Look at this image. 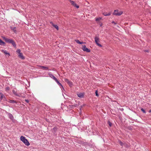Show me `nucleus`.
I'll return each mask as SVG.
<instances>
[{
	"label": "nucleus",
	"instance_id": "1",
	"mask_svg": "<svg viewBox=\"0 0 151 151\" xmlns=\"http://www.w3.org/2000/svg\"><path fill=\"white\" fill-rule=\"evenodd\" d=\"M2 38L6 42L11 43L14 47H16V44L14 40H12V39L8 38L4 36H2Z\"/></svg>",
	"mask_w": 151,
	"mask_h": 151
},
{
	"label": "nucleus",
	"instance_id": "2",
	"mask_svg": "<svg viewBox=\"0 0 151 151\" xmlns=\"http://www.w3.org/2000/svg\"><path fill=\"white\" fill-rule=\"evenodd\" d=\"M20 140L26 145L28 146L29 145L30 143L28 142L27 139H26L25 137L23 136H21L20 138Z\"/></svg>",
	"mask_w": 151,
	"mask_h": 151
},
{
	"label": "nucleus",
	"instance_id": "3",
	"mask_svg": "<svg viewBox=\"0 0 151 151\" xmlns=\"http://www.w3.org/2000/svg\"><path fill=\"white\" fill-rule=\"evenodd\" d=\"M48 75H49V76L51 77V78H52L60 86H61L62 87H63V86H62L61 84L59 82V81H58L57 79L55 77V76H54L52 74H50V73H49Z\"/></svg>",
	"mask_w": 151,
	"mask_h": 151
},
{
	"label": "nucleus",
	"instance_id": "4",
	"mask_svg": "<svg viewBox=\"0 0 151 151\" xmlns=\"http://www.w3.org/2000/svg\"><path fill=\"white\" fill-rule=\"evenodd\" d=\"M94 39L96 45H97L99 46V47H102V45L99 43V42H100V41L99 38V37L96 36V35L95 36Z\"/></svg>",
	"mask_w": 151,
	"mask_h": 151
},
{
	"label": "nucleus",
	"instance_id": "5",
	"mask_svg": "<svg viewBox=\"0 0 151 151\" xmlns=\"http://www.w3.org/2000/svg\"><path fill=\"white\" fill-rule=\"evenodd\" d=\"M122 13V12L120 11H119L118 10V9H116V10H114L113 13V14L114 15L119 16L121 15Z\"/></svg>",
	"mask_w": 151,
	"mask_h": 151
},
{
	"label": "nucleus",
	"instance_id": "6",
	"mask_svg": "<svg viewBox=\"0 0 151 151\" xmlns=\"http://www.w3.org/2000/svg\"><path fill=\"white\" fill-rule=\"evenodd\" d=\"M12 92L16 96H17L22 97L24 96V95H23V94L22 95V93H18V92H17V91L16 90H13Z\"/></svg>",
	"mask_w": 151,
	"mask_h": 151
},
{
	"label": "nucleus",
	"instance_id": "7",
	"mask_svg": "<svg viewBox=\"0 0 151 151\" xmlns=\"http://www.w3.org/2000/svg\"><path fill=\"white\" fill-rule=\"evenodd\" d=\"M39 68L40 69H44L45 70H49V68L47 66L39 65Z\"/></svg>",
	"mask_w": 151,
	"mask_h": 151
},
{
	"label": "nucleus",
	"instance_id": "8",
	"mask_svg": "<svg viewBox=\"0 0 151 151\" xmlns=\"http://www.w3.org/2000/svg\"><path fill=\"white\" fill-rule=\"evenodd\" d=\"M82 49L84 51H85V52H90V49H88V48H86V45H83L82 47Z\"/></svg>",
	"mask_w": 151,
	"mask_h": 151
},
{
	"label": "nucleus",
	"instance_id": "9",
	"mask_svg": "<svg viewBox=\"0 0 151 151\" xmlns=\"http://www.w3.org/2000/svg\"><path fill=\"white\" fill-rule=\"evenodd\" d=\"M70 1L72 5L76 7V8H78L79 7V6L77 5L76 4L74 1L70 0Z\"/></svg>",
	"mask_w": 151,
	"mask_h": 151
},
{
	"label": "nucleus",
	"instance_id": "10",
	"mask_svg": "<svg viewBox=\"0 0 151 151\" xmlns=\"http://www.w3.org/2000/svg\"><path fill=\"white\" fill-rule=\"evenodd\" d=\"M65 81L68 83V85L71 87V86H72L73 83V82L69 81L68 79H65Z\"/></svg>",
	"mask_w": 151,
	"mask_h": 151
},
{
	"label": "nucleus",
	"instance_id": "11",
	"mask_svg": "<svg viewBox=\"0 0 151 151\" xmlns=\"http://www.w3.org/2000/svg\"><path fill=\"white\" fill-rule=\"evenodd\" d=\"M11 29L15 33H17V28L16 27H11Z\"/></svg>",
	"mask_w": 151,
	"mask_h": 151
},
{
	"label": "nucleus",
	"instance_id": "12",
	"mask_svg": "<svg viewBox=\"0 0 151 151\" xmlns=\"http://www.w3.org/2000/svg\"><path fill=\"white\" fill-rule=\"evenodd\" d=\"M50 23L55 28H56V29H57V30L58 29V27L57 25L54 24V23H53L52 22H50Z\"/></svg>",
	"mask_w": 151,
	"mask_h": 151
},
{
	"label": "nucleus",
	"instance_id": "13",
	"mask_svg": "<svg viewBox=\"0 0 151 151\" xmlns=\"http://www.w3.org/2000/svg\"><path fill=\"white\" fill-rule=\"evenodd\" d=\"M1 51L4 53V54H8L9 56H10V53L7 52L6 50H2Z\"/></svg>",
	"mask_w": 151,
	"mask_h": 151
},
{
	"label": "nucleus",
	"instance_id": "14",
	"mask_svg": "<svg viewBox=\"0 0 151 151\" xmlns=\"http://www.w3.org/2000/svg\"><path fill=\"white\" fill-rule=\"evenodd\" d=\"M18 56L19 57V58L22 59H24V56H23V54L21 52H20V54H19Z\"/></svg>",
	"mask_w": 151,
	"mask_h": 151
},
{
	"label": "nucleus",
	"instance_id": "15",
	"mask_svg": "<svg viewBox=\"0 0 151 151\" xmlns=\"http://www.w3.org/2000/svg\"><path fill=\"white\" fill-rule=\"evenodd\" d=\"M77 95L80 98L83 97L84 96L83 94L82 93H78L77 94Z\"/></svg>",
	"mask_w": 151,
	"mask_h": 151
},
{
	"label": "nucleus",
	"instance_id": "16",
	"mask_svg": "<svg viewBox=\"0 0 151 151\" xmlns=\"http://www.w3.org/2000/svg\"><path fill=\"white\" fill-rule=\"evenodd\" d=\"M8 102L11 103H17V102L15 101H14L13 100H9Z\"/></svg>",
	"mask_w": 151,
	"mask_h": 151
},
{
	"label": "nucleus",
	"instance_id": "17",
	"mask_svg": "<svg viewBox=\"0 0 151 151\" xmlns=\"http://www.w3.org/2000/svg\"><path fill=\"white\" fill-rule=\"evenodd\" d=\"M0 99L1 100H2V99L3 98H5V96H4V95H3L2 93H0Z\"/></svg>",
	"mask_w": 151,
	"mask_h": 151
},
{
	"label": "nucleus",
	"instance_id": "18",
	"mask_svg": "<svg viewBox=\"0 0 151 151\" xmlns=\"http://www.w3.org/2000/svg\"><path fill=\"white\" fill-rule=\"evenodd\" d=\"M103 14L104 16L110 15L111 14V13L110 12L107 13L105 12L103 13Z\"/></svg>",
	"mask_w": 151,
	"mask_h": 151
},
{
	"label": "nucleus",
	"instance_id": "19",
	"mask_svg": "<svg viewBox=\"0 0 151 151\" xmlns=\"http://www.w3.org/2000/svg\"><path fill=\"white\" fill-rule=\"evenodd\" d=\"M75 41L77 43H78V44H81L83 43V42H80V41H79V40H75Z\"/></svg>",
	"mask_w": 151,
	"mask_h": 151
},
{
	"label": "nucleus",
	"instance_id": "20",
	"mask_svg": "<svg viewBox=\"0 0 151 151\" xmlns=\"http://www.w3.org/2000/svg\"><path fill=\"white\" fill-rule=\"evenodd\" d=\"M5 44V42H4L1 39H0V45H4Z\"/></svg>",
	"mask_w": 151,
	"mask_h": 151
},
{
	"label": "nucleus",
	"instance_id": "21",
	"mask_svg": "<svg viewBox=\"0 0 151 151\" xmlns=\"http://www.w3.org/2000/svg\"><path fill=\"white\" fill-rule=\"evenodd\" d=\"M119 143L120 145L121 146H123V143H122V142L121 141H119Z\"/></svg>",
	"mask_w": 151,
	"mask_h": 151
},
{
	"label": "nucleus",
	"instance_id": "22",
	"mask_svg": "<svg viewBox=\"0 0 151 151\" xmlns=\"http://www.w3.org/2000/svg\"><path fill=\"white\" fill-rule=\"evenodd\" d=\"M20 52H21V50L20 49H17V52L19 53V54H20Z\"/></svg>",
	"mask_w": 151,
	"mask_h": 151
},
{
	"label": "nucleus",
	"instance_id": "23",
	"mask_svg": "<svg viewBox=\"0 0 151 151\" xmlns=\"http://www.w3.org/2000/svg\"><path fill=\"white\" fill-rule=\"evenodd\" d=\"M96 95V96H98L99 95L98 94V91L97 90H96L95 92Z\"/></svg>",
	"mask_w": 151,
	"mask_h": 151
},
{
	"label": "nucleus",
	"instance_id": "24",
	"mask_svg": "<svg viewBox=\"0 0 151 151\" xmlns=\"http://www.w3.org/2000/svg\"><path fill=\"white\" fill-rule=\"evenodd\" d=\"M141 111L143 112V113H146V112L145 110V109H143V108H141Z\"/></svg>",
	"mask_w": 151,
	"mask_h": 151
},
{
	"label": "nucleus",
	"instance_id": "25",
	"mask_svg": "<svg viewBox=\"0 0 151 151\" xmlns=\"http://www.w3.org/2000/svg\"><path fill=\"white\" fill-rule=\"evenodd\" d=\"M108 124L110 126V127H111V123H110V122H109V121H108Z\"/></svg>",
	"mask_w": 151,
	"mask_h": 151
},
{
	"label": "nucleus",
	"instance_id": "26",
	"mask_svg": "<svg viewBox=\"0 0 151 151\" xmlns=\"http://www.w3.org/2000/svg\"><path fill=\"white\" fill-rule=\"evenodd\" d=\"M100 19H101V18H97L96 19V21H98V20H100Z\"/></svg>",
	"mask_w": 151,
	"mask_h": 151
},
{
	"label": "nucleus",
	"instance_id": "27",
	"mask_svg": "<svg viewBox=\"0 0 151 151\" xmlns=\"http://www.w3.org/2000/svg\"><path fill=\"white\" fill-rule=\"evenodd\" d=\"M6 90H9V87H7L6 88Z\"/></svg>",
	"mask_w": 151,
	"mask_h": 151
},
{
	"label": "nucleus",
	"instance_id": "28",
	"mask_svg": "<svg viewBox=\"0 0 151 151\" xmlns=\"http://www.w3.org/2000/svg\"><path fill=\"white\" fill-rule=\"evenodd\" d=\"M25 100L27 103H28L29 102V101L28 100L25 99Z\"/></svg>",
	"mask_w": 151,
	"mask_h": 151
},
{
	"label": "nucleus",
	"instance_id": "29",
	"mask_svg": "<svg viewBox=\"0 0 151 151\" xmlns=\"http://www.w3.org/2000/svg\"><path fill=\"white\" fill-rule=\"evenodd\" d=\"M13 116H12V115H10V119H12V118H13Z\"/></svg>",
	"mask_w": 151,
	"mask_h": 151
},
{
	"label": "nucleus",
	"instance_id": "30",
	"mask_svg": "<svg viewBox=\"0 0 151 151\" xmlns=\"http://www.w3.org/2000/svg\"><path fill=\"white\" fill-rule=\"evenodd\" d=\"M112 23H114V24H116V23H115V22H114V21H112Z\"/></svg>",
	"mask_w": 151,
	"mask_h": 151
},
{
	"label": "nucleus",
	"instance_id": "31",
	"mask_svg": "<svg viewBox=\"0 0 151 151\" xmlns=\"http://www.w3.org/2000/svg\"><path fill=\"white\" fill-rule=\"evenodd\" d=\"M149 112H151V110H150L149 111Z\"/></svg>",
	"mask_w": 151,
	"mask_h": 151
},
{
	"label": "nucleus",
	"instance_id": "32",
	"mask_svg": "<svg viewBox=\"0 0 151 151\" xmlns=\"http://www.w3.org/2000/svg\"><path fill=\"white\" fill-rule=\"evenodd\" d=\"M1 99H0V101H1Z\"/></svg>",
	"mask_w": 151,
	"mask_h": 151
}]
</instances>
